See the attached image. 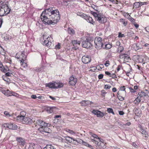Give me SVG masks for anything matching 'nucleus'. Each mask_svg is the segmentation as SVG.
<instances>
[{
  "instance_id": "nucleus-1",
  "label": "nucleus",
  "mask_w": 149,
  "mask_h": 149,
  "mask_svg": "<svg viewBox=\"0 0 149 149\" xmlns=\"http://www.w3.org/2000/svg\"><path fill=\"white\" fill-rule=\"evenodd\" d=\"M61 15L58 9L54 7L45 9L40 15L42 22L45 24H54L59 21Z\"/></svg>"
},
{
  "instance_id": "nucleus-2",
  "label": "nucleus",
  "mask_w": 149,
  "mask_h": 149,
  "mask_svg": "<svg viewBox=\"0 0 149 149\" xmlns=\"http://www.w3.org/2000/svg\"><path fill=\"white\" fill-rule=\"evenodd\" d=\"M52 40V38L49 36L47 37L45 33H44L40 39V42L42 45L48 47L51 46Z\"/></svg>"
},
{
  "instance_id": "nucleus-3",
  "label": "nucleus",
  "mask_w": 149,
  "mask_h": 149,
  "mask_svg": "<svg viewBox=\"0 0 149 149\" xmlns=\"http://www.w3.org/2000/svg\"><path fill=\"white\" fill-rule=\"evenodd\" d=\"M46 86L52 89H57L63 87V84L58 81H52L46 84Z\"/></svg>"
},
{
  "instance_id": "nucleus-4",
  "label": "nucleus",
  "mask_w": 149,
  "mask_h": 149,
  "mask_svg": "<svg viewBox=\"0 0 149 149\" xmlns=\"http://www.w3.org/2000/svg\"><path fill=\"white\" fill-rule=\"evenodd\" d=\"M95 47L97 49H100L103 47V44L102 42V38L100 37H97L94 41Z\"/></svg>"
},
{
  "instance_id": "nucleus-5",
  "label": "nucleus",
  "mask_w": 149,
  "mask_h": 149,
  "mask_svg": "<svg viewBox=\"0 0 149 149\" xmlns=\"http://www.w3.org/2000/svg\"><path fill=\"white\" fill-rule=\"evenodd\" d=\"M16 140L18 142V146L21 147L22 149L25 148L26 147V142L23 138L17 137L16 138Z\"/></svg>"
},
{
  "instance_id": "nucleus-6",
  "label": "nucleus",
  "mask_w": 149,
  "mask_h": 149,
  "mask_svg": "<svg viewBox=\"0 0 149 149\" xmlns=\"http://www.w3.org/2000/svg\"><path fill=\"white\" fill-rule=\"evenodd\" d=\"M65 139H62V138L60 137V139L62 142H65L67 143H72L74 144L75 139L73 138L70 137L69 136H66L65 137Z\"/></svg>"
},
{
  "instance_id": "nucleus-7",
  "label": "nucleus",
  "mask_w": 149,
  "mask_h": 149,
  "mask_svg": "<svg viewBox=\"0 0 149 149\" xmlns=\"http://www.w3.org/2000/svg\"><path fill=\"white\" fill-rule=\"evenodd\" d=\"M38 130L40 132L44 134V133H50L51 132V130L47 126H46L45 127H40L38 129Z\"/></svg>"
},
{
  "instance_id": "nucleus-8",
  "label": "nucleus",
  "mask_w": 149,
  "mask_h": 149,
  "mask_svg": "<svg viewBox=\"0 0 149 149\" xmlns=\"http://www.w3.org/2000/svg\"><path fill=\"white\" fill-rule=\"evenodd\" d=\"M82 62L84 64H88L91 62V59L90 56L88 55L83 56L81 58Z\"/></svg>"
},
{
  "instance_id": "nucleus-9",
  "label": "nucleus",
  "mask_w": 149,
  "mask_h": 149,
  "mask_svg": "<svg viewBox=\"0 0 149 149\" xmlns=\"http://www.w3.org/2000/svg\"><path fill=\"white\" fill-rule=\"evenodd\" d=\"M92 113L95 115H96L98 117H102L105 115V113L101 112V111L97 110H93Z\"/></svg>"
},
{
  "instance_id": "nucleus-10",
  "label": "nucleus",
  "mask_w": 149,
  "mask_h": 149,
  "mask_svg": "<svg viewBox=\"0 0 149 149\" xmlns=\"http://www.w3.org/2000/svg\"><path fill=\"white\" fill-rule=\"evenodd\" d=\"M5 127H6L11 130H17L18 127L14 123H9L5 124Z\"/></svg>"
},
{
  "instance_id": "nucleus-11",
  "label": "nucleus",
  "mask_w": 149,
  "mask_h": 149,
  "mask_svg": "<svg viewBox=\"0 0 149 149\" xmlns=\"http://www.w3.org/2000/svg\"><path fill=\"white\" fill-rule=\"evenodd\" d=\"M81 45L83 47L86 48H90L92 46L91 44V43L86 40L84 41L81 43Z\"/></svg>"
},
{
  "instance_id": "nucleus-12",
  "label": "nucleus",
  "mask_w": 149,
  "mask_h": 149,
  "mask_svg": "<svg viewBox=\"0 0 149 149\" xmlns=\"http://www.w3.org/2000/svg\"><path fill=\"white\" fill-rule=\"evenodd\" d=\"M77 82V79L74 78L73 76H72L70 77L69 82V84L72 86H73L75 85Z\"/></svg>"
},
{
  "instance_id": "nucleus-13",
  "label": "nucleus",
  "mask_w": 149,
  "mask_h": 149,
  "mask_svg": "<svg viewBox=\"0 0 149 149\" xmlns=\"http://www.w3.org/2000/svg\"><path fill=\"white\" fill-rule=\"evenodd\" d=\"M3 8H4V11H5V15H6L9 14L11 11V9L9 8L7 4L6 3L3 2Z\"/></svg>"
},
{
  "instance_id": "nucleus-14",
  "label": "nucleus",
  "mask_w": 149,
  "mask_h": 149,
  "mask_svg": "<svg viewBox=\"0 0 149 149\" xmlns=\"http://www.w3.org/2000/svg\"><path fill=\"white\" fill-rule=\"evenodd\" d=\"M36 123L40 126V127H45L46 126H47V123L45 122L42 120H37Z\"/></svg>"
},
{
  "instance_id": "nucleus-15",
  "label": "nucleus",
  "mask_w": 149,
  "mask_h": 149,
  "mask_svg": "<svg viewBox=\"0 0 149 149\" xmlns=\"http://www.w3.org/2000/svg\"><path fill=\"white\" fill-rule=\"evenodd\" d=\"M28 149H42V148L38 144H32L29 145Z\"/></svg>"
},
{
  "instance_id": "nucleus-16",
  "label": "nucleus",
  "mask_w": 149,
  "mask_h": 149,
  "mask_svg": "<svg viewBox=\"0 0 149 149\" xmlns=\"http://www.w3.org/2000/svg\"><path fill=\"white\" fill-rule=\"evenodd\" d=\"M33 121L30 118L27 117H24L23 123V124L30 125L32 123Z\"/></svg>"
},
{
  "instance_id": "nucleus-17",
  "label": "nucleus",
  "mask_w": 149,
  "mask_h": 149,
  "mask_svg": "<svg viewBox=\"0 0 149 149\" xmlns=\"http://www.w3.org/2000/svg\"><path fill=\"white\" fill-rule=\"evenodd\" d=\"M96 20L101 23H104L106 22L107 19L105 17L101 16L100 15L99 16H98Z\"/></svg>"
},
{
  "instance_id": "nucleus-18",
  "label": "nucleus",
  "mask_w": 149,
  "mask_h": 149,
  "mask_svg": "<svg viewBox=\"0 0 149 149\" xmlns=\"http://www.w3.org/2000/svg\"><path fill=\"white\" fill-rule=\"evenodd\" d=\"M139 129V130L140 132L143 135H145L144 136L145 137H147L146 136L148 135L147 132L144 129H143L142 126L141 125H139L138 127Z\"/></svg>"
},
{
  "instance_id": "nucleus-19",
  "label": "nucleus",
  "mask_w": 149,
  "mask_h": 149,
  "mask_svg": "<svg viewBox=\"0 0 149 149\" xmlns=\"http://www.w3.org/2000/svg\"><path fill=\"white\" fill-rule=\"evenodd\" d=\"M3 3H0V16H2L6 15L5 14V11H4L3 8Z\"/></svg>"
},
{
  "instance_id": "nucleus-20",
  "label": "nucleus",
  "mask_w": 149,
  "mask_h": 149,
  "mask_svg": "<svg viewBox=\"0 0 149 149\" xmlns=\"http://www.w3.org/2000/svg\"><path fill=\"white\" fill-rule=\"evenodd\" d=\"M1 91L3 93L7 96H12V93H10V91H9L8 90H5L2 89L1 90Z\"/></svg>"
},
{
  "instance_id": "nucleus-21",
  "label": "nucleus",
  "mask_w": 149,
  "mask_h": 149,
  "mask_svg": "<svg viewBox=\"0 0 149 149\" xmlns=\"http://www.w3.org/2000/svg\"><path fill=\"white\" fill-rule=\"evenodd\" d=\"M144 43V41H141L139 43H137L136 44V46L137 49V50L143 48L144 46L143 44Z\"/></svg>"
},
{
  "instance_id": "nucleus-22",
  "label": "nucleus",
  "mask_w": 149,
  "mask_h": 149,
  "mask_svg": "<svg viewBox=\"0 0 149 149\" xmlns=\"http://www.w3.org/2000/svg\"><path fill=\"white\" fill-rule=\"evenodd\" d=\"M138 95H139L140 97H146L147 96H148V93H145L144 92L141 91L140 92H139L138 93Z\"/></svg>"
},
{
  "instance_id": "nucleus-23",
  "label": "nucleus",
  "mask_w": 149,
  "mask_h": 149,
  "mask_svg": "<svg viewBox=\"0 0 149 149\" xmlns=\"http://www.w3.org/2000/svg\"><path fill=\"white\" fill-rule=\"evenodd\" d=\"M43 149H58L57 148H56L51 145H47Z\"/></svg>"
},
{
  "instance_id": "nucleus-24",
  "label": "nucleus",
  "mask_w": 149,
  "mask_h": 149,
  "mask_svg": "<svg viewBox=\"0 0 149 149\" xmlns=\"http://www.w3.org/2000/svg\"><path fill=\"white\" fill-rule=\"evenodd\" d=\"M88 22L92 24H93L94 21L92 18L89 16H87L86 18L85 19Z\"/></svg>"
},
{
  "instance_id": "nucleus-25",
  "label": "nucleus",
  "mask_w": 149,
  "mask_h": 149,
  "mask_svg": "<svg viewBox=\"0 0 149 149\" xmlns=\"http://www.w3.org/2000/svg\"><path fill=\"white\" fill-rule=\"evenodd\" d=\"M26 56L25 54V52L24 51H23L22 52V54L20 55V56H19V57L21 58L22 59L21 60H22L23 61H24V60L26 59Z\"/></svg>"
},
{
  "instance_id": "nucleus-26",
  "label": "nucleus",
  "mask_w": 149,
  "mask_h": 149,
  "mask_svg": "<svg viewBox=\"0 0 149 149\" xmlns=\"http://www.w3.org/2000/svg\"><path fill=\"white\" fill-rule=\"evenodd\" d=\"M16 118L17 120L19 121L22 122L23 123V121L24 120V117H23V116H20L19 115L18 116L16 117Z\"/></svg>"
},
{
  "instance_id": "nucleus-27",
  "label": "nucleus",
  "mask_w": 149,
  "mask_h": 149,
  "mask_svg": "<svg viewBox=\"0 0 149 149\" xmlns=\"http://www.w3.org/2000/svg\"><path fill=\"white\" fill-rule=\"evenodd\" d=\"M54 108L53 107H48L46 108V110L48 113H51L53 111V109Z\"/></svg>"
},
{
  "instance_id": "nucleus-28",
  "label": "nucleus",
  "mask_w": 149,
  "mask_h": 149,
  "mask_svg": "<svg viewBox=\"0 0 149 149\" xmlns=\"http://www.w3.org/2000/svg\"><path fill=\"white\" fill-rule=\"evenodd\" d=\"M91 13L95 17L96 19L98 18V16H99L100 15V14H97L96 12L92 11H91Z\"/></svg>"
},
{
  "instance_id": "nucleus-29",
  "label": "nucleus",
  "mask_w": 149,
  "mask_h": 149,
  "mask_svg": "<svg viewBox=\"0 0 149 149\" xmlns=\"http://www.w3.org/2000/svg\"><path fill=\"white\" fill-rule=\"evenodd\" d=\"M91 13L95 17L96 19L98 18V16H99L100 15V14H97L96 12L92 11H91Z\"/></svg>"
},
{
  "instance_id": "nucleus-30",
  "label": "nucleus",
  "mask_w": 149,
  "mask_h": 149,
  "mask_svg": "<svg viewBox=\"0 0 149 149\" xmlns=\"http://www.w3.org/2000/svg\"><path fill=\"white\" fill-rule=\"evenodd\" d=\"M93 39L94 38L92 37H89L86 38V40L90 42L92 46L93 43L94 42H93Z\"/></svg>"
},
{
  "instance_id": "nucleus-31",
  "label": "nucleus",
  "mask_w": 149,
  "mask_h": 149,
  "mask_svg": "<svg viewBox=\"0 0 149 149\" xmlns=\"http://www.w3.org/2000/svg\"><path fill=\"white\" fill-rule=\"evenodd\" d=\"M84 141L81 139H75L74 144H77L78 143H79L81 144H83Z\"/></svg>"
},
{
  "instance_id": "nucleus-32",
  "label": "nucleus",
  "mask_w": 149,
  "mask_h": 149,
  "mask_svg": "<svg viewBox=\"0 0 149 149\" xmlns=\"http://www.w3.org/2000/svg\"><path fill=\"white\" fill-rule=\"evenodd\" d=\"M141 100L140 97L139 96H138L137 98L134 101V103L135 104H138L140 102Z\"/></svg>"
},
{
  "instance_id": "nucleus-33",
  "label": "nucleus",
  "mask_w": 149,
  "mask_h": 149,
  "mask_svg": "<svg viewBox=\"0 0 149 149\" xmlns=\"http://www.w3.org/2000/svg\"><path fill=\"white\" fill-rule=\"evenodd\" d=\"M112 47V45L110 44H105L104 47L103 46V48L105 49H110Z\"/></svg>"
},
{
  "instance_id": "nucleus-34",
  "label": "nucleus",
  "mask_w": 149,
  "mask_h": 149,
  "mask_svg": "<svg viewBox=\"0 0 149 149\" xmlns=\"http://www.w3.org/2000/svg\"><path fill=\"white\" fill-rule=\"evenodd\" d=\"M68 31V33L71 35H73L74 34L75 32L74 30L72 28H69Z\"/></svg>"
},
{
  "instance_id": "nucleus-35",
  "label": "nucleus",
  "mask_w": 149,
  "mask_h": 149,
  "mask_svg": "<svg viewBox=\"0 0 149 149\" xmlns=\"http://www.w3.org/2000/svg\"><path fill=\"white\" fill-rule=\"evenodd\" d=\"M120 22H122L124 26H125L127 24V21L123 19H120Z\"/></svg>"
},
{
  "instance_id": "nucleus-36",
  "label": "nucleus",
  "mask_w": 149,
  "mask_h": 149,
  "mask_svg": "<svg viewBox=\"0 0 149 149\" xmlns=\"http://www.w3.org/2000/svg\"><path fill=\"white\" fill-rule=\"evenodd\" d=\"M117 97L118 99L120 101H123L124 100V98L120 95V93L118 92L117 94Z\"/></svg>"
},
{
  "instance_id": "nucleus-37",
  "label": "nucleus",
  "mask_w": 149,
  "mask_h": 149,
  "mask_svg": "<svg viewBox=\"0 0 149 149\" xmlns=\"http://www.w3.org/2000/svg\"><path fill=\"white\" fill-rule=\"evenodd\" d=\"M134 7L135 8H137L140 7V5L139 2H135L134 3Z\"/></svg>"
},
{
  "instance_id": "nucleus-38",
  "label": "nucleus",
  "mask_w": 149,
  "mask_h": 149,
  "mask_svg": "<svg viewBox=\"0 0 149 149\" xmlns=\"http://www.w3.org/2000/svg\"><path fill=\"white\" fill-rule=\"evenodd\" d=\"M107 112L109 113H111L113 115L115 114V113L113 112V109L111 108H107Z\"/></svg>"
},
{
  "instance_id": "nucleus-39",
  "label": "nucleus",
  "mask_w": 149,
  "mask_h": 149,
  "mask_svg": "<svg viewBox=\"0 0 149 149\" xmlns=\"http://www.w3.org/2000/svg\"><path fill=\"white\" fill-rule=\"evenodd\" d=\"M85 146L87 147H88L91 149H93V147L91 145L88 144L86 142L84 141L83 144Z\"/></svg>"
},
{
  "instance_id": "nucleus-40",
  "label": "nucleus",
  "mask_w": 149,
  "mask_h": 149,
  "mask_svg": "<svg viewBox=\"0 0 149 149\" xmlns=\"http://www.w3.org/2000/svg\"><path fill=\"white\" fill-rule=\"evenodd\" d=\"M104 67V65L103 64H101L98 65H97L96 67V68H97L98 70H101Z\"/></svg>"
},
{
  "instance_id": "nucleus-41",
  "label": "nucleus",
  "mask_w": 149,
  "mask_h": 149,
  "mask_svg": "<svg viewBox=\"0 0 149 149\" xmlns=\"http://www.w3.org/2000/svg\"><path fill=\"white\" fill-rule=\"evenodd\" d=\"M81 42L79 41H78L77 40H72V43L73 45H74L75 44H80Z\"/></svg>"
},
{
  "instance_id": "nucleus-42",
  "label": "nucleus",
  "mask_w": 149,
  "mask_h": 149,
  "mask_svg": "<svg viewBox=\"0 0 149 149\" xmlns=\"http://www.w3.org/2000/svg\"><path fill=\"white\" fill-rule=\"evenodd\" d=\"M124 48L122 46H120L118 48V51H119V53H121L124 50Z\"/></svg>"
},
{
  "instance_id": "nucleus-43",
  "label": "nucleus",
  "mask_w": 149,
  "mask_h": 149,
  "mask_svg": "<svg viewBox=\"0 0 149 149\" xmlns=\"http://www.w3.org/2000/svg\"><path fill=\"white\" fill-rule=\"evenodd\" d=\"M2 78L5 81H6L7 82L9 81V79H8V78L7 77L3 75L2 77Z\"/></svg>"
},
{
  "instance_id": "nucleus-44",
  "label": "nucleus",
  "mask_w": 149,
  "mask_h": 149,
  "mask_svg": "<svg viewBox=\"0 0 149 149\" xmlns=\"http://www.w3.org/2000/svg\"><path fill=\"white\" fill-rule=\"evenodd\" d=\"M127 18L132 23L135 21V19L132 17L130 15Z\"/></svg>"
},
{
  "instance_id": "nucleus-45",
  "label": "nucleus",
  "mask_w": 149,
  "mask_h": 149,
  "mask_svg": "<svg viewBox=\"0 0 149 149\" xmlns=\"http://www.w3.org/2000/svg\"><path fill=\"white\" fill-rule=\"evenodd\" d=\"M19 61H20V62L21 63V64L22 65L24 68L25 67V66H26V63L24 62V61H23L22 60H19Z\"/></svg>"
},
{
  "instance_id": "nucleus-46",
  "label": "nucleus",
  "mask_w": 149,
  "mask_h": 149,
  "mask_svg": "<svg viewBox=\"0 0 149 149\" xmlns=\"http://www.w3.org/2000/svg\"><path fill=\"white\" fill-rule=\"evenodd\" d=\"M135 113L137 114V116H140L141 115V112L140 111H139L138 109H136L135 111Z\"/></svg>"
},
{
  "instance_id": "nucleus-47",
  "label": "nucleus",
  "mask_w": 149,
  "mask_h": 149,
  "mask_svg": "<svg viewBox=\"0 0 149 149\" xmlns=\"http://www.w3.org/2000/svg\"><path fill=\"white\" fill-rule=\"evenodd\" d=\"M124 59V60H128L129 59H131V58L127 54H125Z\"/></svg>"
},
{
  "instance_id": "nucleus-48",
  "label": "nucleus",
  "mask_w": 149,
  "mask_h": 149,
  "mask_svg": "<svg viewBox=\"0 0 149 149\" xmlns=\"http://www.w3.org/2000/svg\"><path fill=\"white\" fill-rule=\"evenodd\" d=\"M61 48V44L60 43H58L57 45H56L55 47V49H59Z\"/></svg>"
},
{
  "instance_id": "nucleus-49",
  "label": "nucleus",
  "mask_w": 149,
  "mask_h": 149,
  "mask_svg": "<svg viewBox=\"0 0 149 149\" xmlns=\"http://www.w3.org/2000/svg\"><path fill=\"white\" fill-rule=\"evenodd\" d=\"M13 72H11V73L10 72H8L6 73L5 74V75L6 77H10L11 76V74H13Z\"/></svg>"
},
{
  "instance_id": "nucleus-50",
  "label": "nucleus",
  "mask_w": 149,
  "mask_h": 149,
  "mask_svg": "<svg viewBox=\"0 0 149 149\" xmlns=\"http://www.w3.org/2000/svg\"><path fill=\"white\" fill-rule=\"evenodd\" d=\"M132 24L134 25L136 28L137 29L139 27V25L137 24L135 21Z\"/></svg>"
},
{
  "instance_id": "nucleus-51",
  "label": "nucleus",
  "mask_w": 149,
  "mask_h": 149,
  "mask_svg": "<svg viewBox=\"0 0 149 149\" xmlns=\"http://www.w3.org/2000/svg\"><path fill=\"white\" fill-rule=\"evenodd\" d=\"M26 115V113L24 111H21L20 114V115H19L20 116H23L24 117H25V115Z\"/></svg>"
},
{
  "instance_id": "nucleus-52",
  "label": "nucleus",
  "mask_w": 149,
  "mask_h": 149,
  "mask_svg": "<svg viewBox=\"0 0 149 149\" xmlns=\"http://www.w3.org/2000/svg\"><path fill=\"white\" fill-rule=\"evenodd\" d=\"M111 87L110 86H109L108 85H104V88L105 89H109Z\"/></svg>"
},
{
  "instance_id": "nucleus-53",
  "label": "nucleus",
  "mask_w": 149,
  "mask_h": 149,
  "mask_svg": "<svg viewBox=\"0 0 149 149\" xmlns=\"http://www.w3.org/2000/svg\"><path fill=\"white\" fill-rule=\"evenodd\" d=\"M85 100H82L81 103V105L82 106H86V103Z\"/></svg>"
},
{
  "instance_id": "nucleus-54",
  "label": "nucleus",
  "mask_w": 149,
  "mask_h": 149,
  "mask_svg": "<svg viewBox=\"0 0 149 149\" xmlns=\"http://www.w3.org/2000/svg\"><path fill=\"white\" fill-rule=\"evenodd\" d=\"M104 64L106 67L110 65L109 61V60H107L106 61V62Z\"/></svg>"
},
{
  "instance_id": "nucleus-55",
  "label": "nucleus",
  "mask_w": 149,
  "mask_h": 149,
  "mask_svg": "<svg viewBox=\"0 0 149 149\" xmlns=\"http://www.w3.org/2000/svg\"><path fill=\"white\" fill-rule=\"evenodd\" d=\"M67 131L71 134H75V133L73 131L69 129H68Z\"/></svg>"
},
{
  "instance_id": "nucleus-56",
  "label": "nucleus",
  "mask_w": 149,
  "mask_h": 149,
  "mask_svg": "<svg viewBox=\"0 0 149 149\" xmlns=\"http://www.w3.org/2000/svg\"><path fill=\"white\" fill-rule=\"evenodd\" d=\"M120 89L121 91H125V93H126V91H125V86H121L120 87Z\"/></svg>"
},
{
  "instance_id": "nucleus-57",
  "label": "nucleus",
  "mask_w": 149,
  "mask_h": 149,
  "mask_svg": "<svg viewBox=\"0 0 149 149\" xmlns=\"http://www.w3.org/2000/svg\"><path fill=\"white\" fill-rule=\"evenodd\" d=\"M125 36V35L124 34H122L120 32H119L118 33V37L119 38H122Z\"/></svg>"
},
{
  "instance_id": "nucleus-58",
  "label": "nucleus",
  "mask_w": 149,
  "mask_h": 149,
  "mask_svg": "<svg viewBox=\"0 0 149 149\" xmlns=\"http://www.w3.org/2000/svg\"><path fill=\"white\" fill-rule=\"evenodd\" d=\"M125 54L122 53L119 55V58L121 59L124 58Z\"/></svg>"
},
{
  "instance_id": "nucleus-59",
  "label": "nucleus",
  "mask_w": 149,
  "mask_h": 149,
  "mask_svg": "<svg viewBox=\"0 0 149 149\" xmlns=\"http://www.w3.org/2000/svg\"><path fill=\"white\" fill-rule=\"evenodd\" d=\"M4 114L7 116H10V115L9 114V113L7 111H5L4 112Z\"/></svg>"
},
{
  "instance_id": "nucleus-60",
  "label": "nucleus",
  "mask_w": 149,
  "mask_h": 149,
  "mask_svg": "<svg viewBox=\"0 0 149 149\" xmlns=\"http://www.w3.org/2000/svg\"><path fill=\"white\" fill-rule=\"evenodd\" d=\"M129 89L130 90V91L132 93H135L136 92V91H135L134 89L131 87H130Z\"/></svg>"
},
{
  "instance_id": "nucleus-61",
  "label": "nucleus",
  "mask_w": 149,
  "mask_h": 149,
  "mask_svg": "<svg viewBox=\"0 0 149 149\" xmlns=\"http://www.w3.org/2000/svg\"><path fill=\"white\" fill-rule=\"evenodd\" d=\"M101 92L102 93V95L104 96V95L107 93L105 92V91L103 90H102L101 91Z\"/></svg>"
},
{
  "instance_id": "nucleus-62",
  "label": "nucleus",
  "mask_w": 149,
  "mask_h": 149,
  "mask_svg": "<svg viewBox=\"0 0 149 149\" xmlns=\"http://www.w3.org/2000/svg\"><path fill=\"white\" fill-rule=\"evenodd\" d=\"M103 77V75L102 74H100L98 76V78L99 79H101Z\"/></svg>"
},
{
  "instance_id": "nucleus-63",
  "label": "nucleus",
  "mask_w": 149,
  "mask_h": 149,
  "mask_svg": "<svg viewBox=\"0 0 149 149\" xmlns=\"http://www.w3.org/2000/svg\"><path fill=\"white\" fill-rule=\"evenodd\" d=\"M116 45L117 46L120 47V42L119 41H117L116 42Z\"/></svg>"
},
{
  "instance_id": "nucleus-64",
  "label": "nucleus",
  "mask_w": 149,
  "mask_h": 149,
  "mask_svg": "<svg viewBox=\"0 0 149 149\" xmlns=\"http://www.w3.org/2000/svg\"><path fill=\"white\" fill-rule=\"evenodd\" d=\"M105 74L107 75L108 76H109L110 77H111V73H110L109 72L105 71Z\"/></svg>"
}]
</instances>
